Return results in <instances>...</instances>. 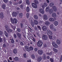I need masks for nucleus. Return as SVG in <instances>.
<instances>
[{
	"instance_id": "nucleus-31",
	"label": "nucleus",
	"mask_w": 62,
	"mask_h": 62,
	"mask_svg": "<svg viewBox=\"0 0 62 62\" xmlns=\"http://www.w3.org/2000/svg\"><path fill=\"white\" fill-rule=\"evenodd\" d=\"M14 59L15 61H18V60H19V58L17 57H15V58H14Z\"/></svg>"
},
{
	"instance_id": "nucleus-30",
	"label": "nucleus",
	"mask_w": 62,
	"mask_h": 62,
	"mask_svg": "<svg viewBox=\"0 0 62 62\" xmlns=\"http://www.w3.org/2000/svg\"><path fill=\"white\" fill-rule=\"evenodd\" d=\"M49 20L50 22H54V19L53 18H50Z\"/></svg>"
},
{
	"instance_id": "nucleus-34",
	"label": "nucleus",
	"mask_w": 62,
	"mask_h": 62,
	"mask_svg": "<svg viewBox=\"0 0 62 62\" xmlns=\"http://www.w3.org/2000/svg\"><path fill=\"white\" fill-rule=\"evenodd\" d=\"M34 18L35 20H37L38 19V16L36 15H34Z\"/></svg>"
},
{
	"instance_id": "nucleus-58",
	"label": "nucleus",
	"mask_w": 62,
	"mask_h": 62,
	"mask_svg": "<svg viewBox=\"0 0 62 62\" xmlns=\"http://www.w3.org/2000/svg\"><path fill=\"white\" fill-rule=\"evenodd\" d=\"M3 39L0 37V42H3Z\"/></svg>"
},
{
	"instance_id": "nucleus-42",
	"label": "nucleus",
	"mask_w": 62,
	"mask_h": 62,
	"mask_svg": "<svg viewBox=\"0 0 62 62\" xmlns=\"http://www.w3.org/2000/svg\"><path fill=\"white\" fill-rule=\"evenodd\" d=\"M2 8H3L5 9V7H6V5H2Z\"/></svg>"
},
{
	"instance_id": "nucleus-3",
	"label": "nucleus",
	"mask_w": 62,
	"mask_h": 62,
	"mask_svg": "<svg viewBox=\"0 0 62 62\" xmlns=\"http://www.w3.org/2000/svg\"><path fill=\"white\" fill-rule=\"evenodd\" d=\"M5 28L8 33H11V32H12V30L11 29H9L8 30V26H5Z\"/></svg>"
},
{
	"instance_id": "nucleus-27",
	"label": "nucleus",
	"mask_w": 62,
	"mask_h": 62,
	"mask_svg": "<svg viewBox=\"0 0 62 62\" xmlns=\"http://www.w3.org/2000/svg\"><path fill=\"white\" fill-rule=\"evenodd\" d=\"M54 12V10L52 9H50L49 11V13L50 14H51L52 13Z\"/></svg>"
},
{
	"instance_id": "nucleus-36",
	"label": "nucleus",
	"mask_w": 62,
	"mask_h": 62,
	"mask_svg": "<svg viewBox=\"0 0 62 62\" xmlns=\"http://www.w3.org/2000/svg\"><path fill=\"white\" fill-rule=\"evenodd\" d=\"M43 58L44 59H46V57L45 55V54H43Z\"/></svg>"
},
{
	"instance_id": "nucleus-41",
	"label": "nucleus",
	"mask_w": 62,
	"mask_h": 62,
	"mask_svg": "<svg viewBox=\"0 0 62 62\" xmlns=\"http://www.w3.org/2000/svg\"><path fill=\"white\" fill-rule=\"evenodd\" d=\"M31 25H32V26L33 27L34 26V23H33L32 20H31Z\"/></svg>"
},
{
	"instance_id": "nucleus-5",
	"label": "nucleus",
	"mask_w": 62,
	"mask_h": 62,
	"mask_svg": "<svg viewBox=\"0 0 62 62\" xmlns=\"http://www.w3.org/2000/svg\"><path fill=\"white\" fill-rule=\"evenodd\" d=\"M47 34L49 36H51V35H52L53 34L52 32L49 30H47Z\"/></svg>"
},
{
	"instance_id": "nucleus-45",
	"label": "nucleus",
	"mask_w": 62,
	"mask_h": 62,
	"mask_svg": "<svg viewBox=\"0 0 62 62\" xmlns=\"http://www.w3.org/2000/svg\"><path fill=\"white\" fill-rule=\"evenodd\" d=\"M11 42L12 43H14V41L13 39H11Z\"/></svg>"
},
{
	"instance_id": "nucleus-55",
	"label": "nucleus",
	"mask_w": 62,
	"mask_h": 62,
	"mask_svg": "<svg viewBox=\"0 0 62 62\" xmlns=\"http://www.w3.org/2000/svg\"><path fill=\"white\" fill-rule=\"evenodd\" d=\"M23 2V1H22V0H20L19 2H18V4H22Z\"/></svg>"
},
{
	"instance_id": "nucleus-62",
	"label": "nucleus",
	"mask_w": 62,
	"mask_h": 62,
	"mask_svg": "<svg viewBox=\"0 0 62 62\" xmlns=\"http://www.w3.org/2000/svg\"><path fill=\"white\" fill-rule=\"evenodd\" d=\"M14 37L15 38H17V36L16 34H14Z\"/></svg>"
},
{
	"instance_id": "nucleus-59",
	"label": "nucleus",
	"mask_w": 62,
	"mask_h": 62,
	"mask_svg": "<svg viewBox=\"0 0 62 62\" xmlns=\"http://www.w3.org/2000/svg\"><path fill=\"white\" fill-rule=\"evenodd\" d=\"M52 29L53 30V31H55L56 30V29L54 28V27Z\"/></svg>"
},
{
	"instance_id": "nucleus-14",
	"label": "nucleus",
	"mask_w": 62,
	"mask_h": 62,
	"mask_svg": "<svg viewBox=\"0 0 62 62\" xmlns=\"http://www.w3.org/2000/svg\"><path fill=\"white\" fill-rule=\"evenodd\" d=\"M42 29L44 31H46L47 30V27L46 26H44L42 27Z\"/></svg>"
},
{
	"instance_id": "nucleus-49",
	"label": "nucleus",
	"mask_w": 62,
	"mask_h": 62,
	"mask_svg": "<svg viewBox=\"0 0 62 62\" xmlns=\"http://www.w3.org/2000/svg\"><path fill=\"white\" fill-rule=\"evenodd\" d=\"M30 49L32 51L33 50V47H32V46L30 47Z\"/></svg>"
},
{
	"instance_id": "nucleus-51",
	"label": "nucleus",
	"mask_w": 62,
	"mask_h": 62,
	"mask_svg": "<svg viewBox=\"0 0 62 62\" xmlns=\"http://www.w3.org/2000/svg\"><path fill=\"white\" fill-rule=\"evenodd\" d=\"M23 56L24 58H26V54H23Z\"/></svg>"
},
{
	"instance_id": "nucleus-24",
	"label": "nucleus",
	"mask_w": 62,
	"mask_h": 62,
	"mask_svg": "<svg viewBox=\"0 0 62 62\" xmlns=\"http://www.w3.org/2000/svg\"><path fill=\"white\" fill-rule=\"evenodd\" d=\"M57 44H60L61 43V42L58 39L56 41Z\"/></svg>"
},
{
	"instance_id": "nucleus-28",
	"label": "nucleus",
	"mask_w": 62,
	"mask_h": 62,
	"mask_svg": "<svg viewBox=\"0 0 62 62\" xmlns=\"http://www.w3.org/2000/svg\"><path fill=\"white\" fill-rule=\"evenodd\" d=\"M3 13L2 12L0 14V17L2 18H3Z\"/></svg>"
},
{
	"instance_id": "nucleus-20",
	"label": "nucleus",
	"mask_w": 62,
	"mask_h": 62,
	"mask_svg": "<svg viewBox=\"0 0 62 62\" xmlns=\"http://www.w3.org/2000/svg\"><path fill=\"white\" fill-rule=\"evenodd\" d=\"M45 23L46 25H50V22L48 21L46 22Z\"/></svg>"
},
{
	"instance_id": "nucleus-32",
	"label": "nucleus",
	"mask_w": 62,
	"mask_h": 62,
	"mask_svg": "<svg viewBox=\"0 0 62 62\" xmlns=\"http://www.w3.org/2000/svg\"><path fill=\"white\" fill-rule=\"evenodd\" d=\"M34 23L35 24H38V22L36 20H34Z\"/></svg>"
},
{
	"instance_id": "nucleus-52",
	"label": "nucleus",
	"mask_w": 62,
	"mask_h": 62,
	"mask_svg": "<svg viewBox=\"0 0 62 62\" xmlns=\"http://www.w3.org/2000/svg\"><path fill=\"white\" fill-rule=\"evenodd\" d=\"M17 30L18 32H20L21 31V30L19 28H18L17 29Z\"/></svg>"
},
{
	"instance_id": "nucleus-16",
	"label": "nucleus",
	"mask_w": 62,
	"mask_h": 62,
	"mask_svg": "<svg viewBox=\"0 0 62 62\" xmlns=\"http://www.w3.org/2000/svg\"><path fill=\"white\" fill-rule=\"evenodd\" d=\"M13 52L14 54H17V49H14L13 50Z\"/></svg>"
},
{
	"instance_id": "nucleus-1",
	"label": "nucleus",
	"mask_w": 62,
	"mask_h": 62,
	"mask_svg": "<svg viewBox=\"0 0 62 62\" xmlns=\"http://www.w3.org/2000/svg\"><path fill=\"white\" fill-rule=\"evenodd\" d=\"M10 20L11 23H16L18 22L17 20L15 18H14L13 19L12 18H11L10 19Z\"/></svg>"
},
{
	"instance_id": "nucleus-39",
	"label": "nucleus",
	"mask_w": 62,
	"mask_h": 62,
	"mask_svg": "<svg viewBox=\"0 0 62 62\" xmlns=\"http://www.w3.org/2000/svg\"><path fill=\"white\" fill-rule=\"evenodd\" d=\"M26 10L27 12L29 11V7H27L26 8Z\"/></svg>"
},
{
	"instance_id": "nucleus-26",
	"label": "nucleus",
	"mask_w": 62,
	"mask_h": 62,
	"mask_svg": "<svg viewBox=\"0 0 62 62\" xmlns=\"http://www.w3.org/2000/svg\"><path fill=\"white\" fill-rule=\"evenodd\" d=\"M54 24L55 26H56V25H58V22L57 21H55L54 22Z\"/></svg>"
},
{
	"instance_id": "nucleus-7",
	"label": "nucleus",
	"mask_w": 62,
	"mask_h": 62,
	"mask_svg": "<svg viewBox=\"0 0 62 62\" xmlns=\"http://www.w3.org/2000/svg\"><path fill=\"white\" fill-rule=\"evenodd\" d=\"M25 48L27 51H28V52H30V49H29V46H25Z\"/></svg>"
},
{
	"instance_id": "nucleus-8",
	"label": "nucleus",
	"mask_w": 62,
	"mask_h": 62,
	"mask_svg": "<svg viewBox=\"0 0 62 62\" xmlns=\"http://www.w3.org/2000/svg\"><path fill=\"white\" fill-rule=\"evenodd\" d=\"M32 6L33 8H37V5L34 3H32Z\"/></svg>"
},
{
	"instance_id": "nucleus-12",
	"label": "nucleus",
	"mask_w": 62,
	"mask_h": 62,
	"mask_svg": "<svg viewBox=\"0 0 62 62\" xmlns=\"http://www.w3.org/2000/svg\"><path fill=\"white\" fill-rule=\"evenodd\" d=\"M48 5L46 3H44V5H42V8L43 9H44V8H44L45 7H47Z\"/></svg>"
},
{
	"instance_id": "nucleus-15",
	"label": "nucleus",
	"mask_w": 62,
	"mask_h": 62,
	"mask_svg": "<svg viewBox=\"0 0 62 62\" xmlns=\"http://www.w3.org/2000/svg\"><path fill=\"white\" fill-rule=\"evenodd\" d=\"M52 16L53 18H55L56 17V14L55 13H53L52 14Z\"/></svg>"
},
{
	"instance_id": "nucleus-60",
	"label": "nucleus",
	"mask_w": 62,
	"mask_h": 62,
	"mask_svg": "<svg viewBox=\"0 0 62 62\" xmlns=\"http://www.w3.org/2000/svg\"><path fill=\"white\" fill-rule=\"evenodd\" d=\"M20 44L22 45H24V44L23 43V42H21L20 43Z\"/></svg>"
},
{
	"instance_id": "nucleus-23",
	"label": "nucleus",
	"mask_w": 62,
	"mask_h": 62,
	"mask_svg": "<svg viewBox=\"0 0 62 62\" xmlns=\"http://www.w3.org/2000/svg\"><path fill=\"white\" fill-rule=\"evenodd\" d=\"M46 12H48L49 11V9H50L49 7H47L46 9Z\"/></svg>"
},
{
	"instance_id": "nucleus-64",
	"label": "nucleus",
	"mask_w": 62,
	"mask_h": 62,
	"mask_svg": "<svg viewBox=\"0 0 62 62\" xmlns=\"http://www.w3.org/2000/svg\"><path fill=\"white\" fill-rule=\"evenodd\" d=\"M8 62H14V61H11V62L9 60V59H8Z\"/></svg>"
},
{
	"instance_id": "nucleus-40",
	"label": "nucleus",
	"mask_w": 62,
	"mask_h": 62,
	"mask_svg": "<svg viewBox=\"0 0 62 62\" xmlns=\"http://www.w3.org/2000/svg\"><path fill=\"white\" fill-rule=\"evenodd\" d=\"M36 35L38 37H40L41 36V35L39 34V33L38 32H36Z\"/></svg>"
},
{
	"instance_id": "nucleus-57",
	"label": "nucleus",
	"mask_w": 62,
	"mask_h": 62,
	"mask_svg": "<svg viewBox=\"0 0 62 62\" xmlns=\"http://www.w3.org/2000/svg\"><path fill=\"white\" fill-rule=\"evenodd\" d=\"M25 24H26V25H28V22L27 21H26L25 22Z\"/></svg>"
},
{
	"instance_id": "nucleus-43",
	"label": "nucleus",
	"mask_w": 62,
	"mask_h": 62,
	"mask_svg": "<svg viewBox=\"0 0 62 62\" xmlns=\"http://www.w3.org/2000/svg\"><path fill=\"white\" fill-rule=\"evenodd\" d=\"M26 17L27 18H28L29 17V13H27L26 14Z\"/></svg>"
},
{
	"instance_id": "nucleus-25",
	"label": "nucleus",
	"mask_w": 62,
	"mask_h": 62,
	"mask_svg": "<svg viewBox=\"0 0 62 62\" xmlns=\"http://www.w3.org/2000/svg\"><path fill=\"white\" fill-rule=\"evenodd\" d=\"M31 56L32 58L33 59H35V56L34 55L32 54L31 55Z\"/></svg>"
},
{
	"instance_id": "nucleus-18",
	"label": "nucleus",
	"mask_w": 62,
	"mask_h": 62,
	"mask_svg": "<svg viewBox=\"0 0 62 62\" xmlns=\"http://www.w3.org/2000/svg\"><path fill=\"white\" fill-rule=\"evenodd\" d=\"M54 6V3L53 2L50 3L49 4V6L50 7H53Z\"/></svg>"
},
{
	"instance_id": "nucleus-6",
	"label": "nucleus",
	"mask_w": 62,
	"mask_h": 62,
	"mask_svg": "<svg viewBox=\"0 0 62 62\" xmlns=\"http://www.w3.org/2000/svg\"><path fill=\"white\" fill-rule=\"evenodd\" d=\"M42 38L43 39L46 40L48 39V36L46 35H44L42 37Z\"/></svg>"
},
{
	"instance_id": "nucleus-46",
	"label": "nucleus",
	"mask_w": 62,
	"mask_h": 62,
	"mask_svg": "<svg viewBox=\"0 0 62 62\" xmlns=\"http://www.w3.org/2000/svg\"><path fill=\"white\" fill-rule=\"evenodd\" d=\"M9 59L10 61H12V57H10L9 58Z\"/></svg>"
},
{
	"instance_id": "nucleus-33",
	"label": "nucleus",
	"mask_w": 62,
	"mask_h": 62,
	"mask_svg": "<svg viewBox=\"0 0 62 62\" xmlns=\"http://www.w3.org/2000/svg\"><path fill=\"white\" fill-rule=\"evenodd\" d=\"M26 4L28 5L30 4V2H29V0H26Z\"/></svg>"
},
{
	"instance_id": "nucleus-50",
	"label": "nucleus",
	"mask_w": 62,
	"mask_h": 62,
	"mask_svg": "<svg viewBox=\"0 0 62 62\" xmlns=\"http://www.w3.org/2000/svg\"><path fill=\"white\" fill-rule=\"evenodd\" d=\"M11 26L12 27V28H13V29H14H14H15V28H16V27H15L14 26H13L12 25H11Z\"/></svg>"
},
{
	"instance_id": "nucleus-38",
	"label": "nucleus",
	"mask_w": 62,
	"mask_h": 62,
	"mask_svg": "<svg viewBox=\"0 0 62 62\" xmlns=\"http://www.w3.org/2000/svg\"><path fill=\"white\" fill-rule=\"evenodd\" d=\"M19 17L20 18H22V17H23V14L22 13H20L19 14Z\"/></svg>"
},
{
	"instance_id": "nucleus-61",
	"label": "nucleus",
	"mask_w": 62,
	"mask_h": 62,
	"mask_svg": "<svg viewBox=\"0 0 62 62\" xmlns=\"http://www.w3.org/2000/svg\"><path fill=\"white\" fill-rule=\"evenodd\" d=\"M4 2H5V3H7L8 2V0H3Z\"/></svg>"
},
{
	"instance_id": "nucleus-37",
	"label": "nucleus",
	"mask_w": 62,
	"mask_h": 62,
	"mask_svg": "<svg viewBox=\"0 0 62 62\" xmlns=\"http://www.w3.org/2000/svg\"><path fill=\"white\" fill-rule=\"evenodd\" d=\"M53 49L54 52L55 53H57V52L58 51V50H57V49L55 48H53Z\"/></svg>"
},
{
	"instance_id": "nucleus-35",
	"label": "nucleus",
	"mask_w": 62,
	"mask_h": 62,
	"mask_svg": "<svg viewBox=\"0 0 62 62\" xmlns=\"http://www.w3.org/2000/svg\"><path fill=\"white\" fill-rule=\"evenodd\" d=\"M17 36L18 37H20L21 36V34H20V33L19 32H17Z\"/></svg>"
},
{
	"instance_id": "nucleus-11",
	"label": "nucleus",
	"mask_w": 62,
	"mask_h": 62,
	"mask_svg": "<svg viewBox=\"0 0 62 62\" xmlns=\"http://www.w3.org/2000/svg\"><path fill=\"white\" fill-rule=\"evenodd\" d=\"M39 11L40 13L42 14H43L44 13V11L42 9H40L39 10Z\"/></svg>"
},
{
	"instance_id": "nucleus-13",
	"label": "nucleus",
	"mask_w": 62,
	"mask_h": 62,
	"mask_svg": "<svg viewBox=\"0 0 62 62\" xmlns=\"http://www.w3.org/2000/svg\"><path fill=\"white\" fill-rule=\"evenodd\" d=\"M38 53L39 54L41 55L42 54H43V51L41 50H39L38 51Z\"/></svg>"
},
{
	"instance_id": "nucleus-9",
	"label": "nucleus",
	"mask_w": 62,
	"mask_h": 62,
	"mask_svg": "<svg viewBox=\"0 0 62 62\" xmlns=\"http://www.w3.org/2000/svg\"><path fill=\"white\" fill-rule=\"evenodd\" d=\"M42 57H39L37 58V60L38 62H40L42 60Z\"/></svg>"
},
{
	"instance_id": "nucleus-4",
	"label": "nucleus",
	"mask_w": 62,
	"mask_h": 62,
	"mask_svg": "<svg viewBox=\"0 0 62 62\" xmlns=\"http://www.w3.org/2000/svg\"><path fill=\"white\" fill-rule=\"evenodd\" d=\"M52 45L53 47H54V48H58V46L56 44H55V42H52Z\"/></svg>"
},
{
	"instance_id": "nucleus-47",
	"label": "nucleus",
	"mask_w": 62,
	"mask_h": 62,
	"mask_svg": "<svg viewBox=\"0 0 62 62\" xmlns=\"http://www.w3.org/2000/svg\"><path fill=\"white\" fill-rule=\"evenodd\" d=\"M20 7L21 8L23 9V5L22 4L20 5Z\"/></svg>"
},
{
	"instance_id": "nucleus-2",
	"label": "nucleus",
	"mask_w": 62,
	"mask_h": 62,
	"mask_svg": "<svg viewBox=\"0 0 62 62\" xmlns=\"http://www.w3.org/2000/svg\"><path fill=\"white\" fill-rule=\"evenodd\" d=\"M42 44H43V43L41 41L39 40L37 43V44L39 47L41 46L42 45Z\"/></svg>"
},
{
	"instance_id": "nucleus-48",
	"label": "nucleus",
	"mask_w": 62,
	"mask_h": 62,
	"mask_svg": "<svg viewBox=\"0 0 62 62\" xmlns=\"http://www.w3.org/2000/svg\"><path fill=\"white\" fill-rule=\"evenodd\" d=\"M37 27H38V28H39V29L40 30H41V28L40 27L39 25H38L37 26Z\"/></svg>"
},
{
	"instance_id": "nucleus-10",
	"label": "nucleus",
	"mask_w": 62,
	"mask_h": 62,
	"mask_svg": "<svg viewBox=\"0 0 62 62\" xmlns=\"http://www.w3.org/2000/svg\"><path fill=\"white\" fill-rule=\"evenodd\" d=\"M52 9L54 11V12H56L57 11V8L55 6H53L52 8Z\"/></svg>"
},
{
	"instance_id": "nucleus-22",
	"label": "nucleus",
	"mask_w": 62,
	"mask_h": 62,
	"mask_svg": "<svg viewBox=\"0 0 62 62\" xmlns=\"http://www.w3.org/2000/svg\"><path fill=\"white\" fill-rule=\"evenodd\" d=\"M50 28L51 29H53V28H54V26L53 24H51L50 26Z\"/></svg>"
},
{
	"instance_id": "nucleus-53",
	"label": "nucleus",
	"mask_w": 62,
	"mask_h": 62,
	"mask_svg": "<svg viewBox=\"0 0 62 62\" xmlns=\"http://www.w3.org/2000/svg\"><path fill=\"white\" fill-rule=\"evenodd\" d=\"M52 39H54V40L55 39H56V37L55 36H54Z\"/></svg>"
},
{
	"instance_id": "nucleus-63",
	"label": "nucleus",
	"mask_w": 62,
	"mask_h": 62,
	"mask_svg": "<svg viewBox=\"0 0 62 62\" xmlns=\"http://www.w3.org/2000/svg\"><path fill=\"white\" fill-rule=\"evenodd\" d=\"M3 47H6V44H3Z\"/></svg>"
},
{
	"instance_id": "nucleus-44",
	"label": "nucleus",
	"mask_w": 62,
	"mask_h": 62,
	"mask_svg": "<svg viewBox=\"0 0 62 62\" xmlns=\"http://www.w3.org/2000/svg\"><path fill=\"white\" fill-rule=\"evenodd\" d=\"M50 61H51V62H54V59L53 58H50Z\"/></svg>"
},
{
	"instance_id": "nucleus-19",
	"label": "nucleus",
	"mask_w": 62,
	"mask_h": 62,
	"mask_svg": "<svg viewBox=\"0 0 62 62\" xmlns=\"http://www.w3.org/2000/svg\"><path fill=\"white\" fill-rule=\"evenodd\" d=\"M17 14L16 12H13V13L12 16H13L16 17L17 16Z\"/></svg>"
},
{
	"instance_id": "nucleus-56",
	"label": "nucleus",
	"mask_w": 62,
	"mask_h": 62,
	"mask_svg": "<svg viewBox=\"0 0 62 62\" xmlns=\"http://www.w3.org/2000/svg\"><path fill=\"white\" fill-rule=\"evenodd\" d=\"M34 42L36 41V40H35V39L34 38H33L31 39Z\"/></svg>"
},
{
	"instance_id": "nucleus-54",
	"label": "nucleus",
	"mask_w": 62,
	"mask_h": 62,
	"mask_svg": "<svg viewBox=\"0 0 62 62\" xmlns=\"http://www.w3.org/2000/svg\"><path fill=\"white\" fill-rule=\"evenodd\" d=\"M34 51L37 52L38 51V48H35L34 49Z\"/></svg>"
},
{
	"instance_id": "nucleus-17",
	"label": "nucleus",
	"mask_w": 62,
	"mask_h": 62,
	"mask_svg": "<svg viewBox=\"0 0 62 62\" xmlns=\"http://www.w3.org/2000/svg\"><path fill=\"white\" fill-rule=\"evenodd\" d=\"M43 18L45 20H47L48 19V17L46 15H44L43 16Z\"/></svg>"
},
{
	"instance_id": "nucleus-21",
	"label": "nucleus",
	"mask_w": 62,
	"mask_h": 62,
	"mask_svg": "<svg viewBox=\"0 0 62 62\" xmlns=\"http://www.w3.org/2000/svg\"><path fill=\"white\" fill-rule=\"evenodd\" d=\"M4 35H5V36L6 37H8V33L6 32V31H4Z\"/></svg>"
},
{
	"instance_id": "nucleus-29",
	"label": "nucleus",
	"mask_w": 62,
	"mask_h": 62,
	"mask_svg": "<svg viewBox=\"0 0 62 62\" xmlns=\"http://www.w3.org/2000/svg\"><path fill=\"white\" fill-rule=\"evenodd\" d=\"M34 2L36 4H39V2L37 0H35L34 1Z\"/></svg>"
}]
</instances>
